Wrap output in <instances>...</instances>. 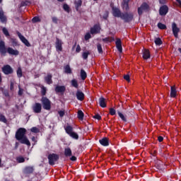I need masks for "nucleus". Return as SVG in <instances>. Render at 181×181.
<instances>
[{
  "mask_svg": "<svg viewBox=\"0 0 181 181\" xmlns=\"http://www.w3.org/2000/svg\"><path fill=\"white\" fill-rule=\"evenodd\" d=\"M26 135V129L25 128H19L16 132V139L19 141L23 145H27L28 146H30V141L28 139Z\"/></svg>",
  "mask_w": 181,
  "mask_h": 181,
  "instance_id": "nucleus-1",
  "label": "nucleus"
},
{
  "mask_svg": "<svg viewBox=\"0 0 181 181\" xmlns=\"http://www.w3.org/2000/svg\"><path fill=\"white\" fill-rule=\"evenodd\" d=\"M125 23H129V22H132L134 20V13L132 12H124L122 13V16L120 18Z\"/></svg>",
  "mask_w": 181,
  "mask_h": 181,
  "instance_id": "nucleus-2",
  "label": "nucleus"
},
{
  "mask_svg": "<svg viewBox=\"0 0 181 181\" xmlns=\"http://www.w3.org/2000/svg\"><path fill=\"white\" fill-rule=\"evenodd\" d=\"M35 172V167L32 165L25 166L23 170V175L21 177L24 179V177H29L30 175H32Z\"/></svg>",
  "mask_w": 181,
  "mask_h": 181,
  "instance_id": "nucleus-3",
  "label": "nucleus"
},
{
  "mask_svg": "<svg viewBox=\"0 0 181 181\" xmlns=\"http://www.w3.org/2000/svg\"><path fill=\"white\" fill-rule=\"evenodd\" d=\"M41 103L42 104V107L44 110H47V111H49L52 108V102H50V100L47 98V97L43 96L41 98Z\"/></svg>",
  "mask_w": 181,
  "mask_h": 181,
  "instance_id": "nucleus-4",
  "label": "nucleus"
},
{
  "mask_svg": "<svg viewBox=\"0 0 181 181\" xmlns=\"http://www.w3.org/2000/svg\"><path fill=\"white\" fill-rule=\"evenodd\" d=\"M48 160L50 165H54V163L59 160V155L55 153L48 155Z\"/></svg>",
  "mask_w": 181,
  "mask_h": 181,
  "instance_id": "nucleus-5",
  "label": "nucleus"
},
{
  "mask_svg": "<svg viewBox=\"0 0 181 181\" xmlns=\"http://www.w3.org/2000/svg\"><path fill=\"white\" fill-rule=\"evenodd\" d=\"M32 110L35 114H40V112H42V104L35 103L33 105Z\"/></svg>",
  "mask_w": 181,
  "mask_h": 181,
  "instance_id": "nucleus-6",
  "label": "nucleus"
},
{
  "mask_svg": "<svg viewBox=\"0 0 181 181\" xmlns=\"http://www.w3.org/2000/svg\"><path fill=\"white\" fill-rule=\"evenodd\" d=\"M172 30L175 37H179V33L180 32V28H177V24H176V23H172Z\"/></svg>",
  "mask_w": 181,
  "mask_h": 181,
  "instance_id": "nucleus-7",
  "label": "nucleus"
},
{
  "mask_svg": "<svg viewBox=\"0 0 181 181\" xmlns=\"http://www.w3.org/2000/svg\"><path fill=\"white\" fill-rule=\"evenodd\" d=\"M149 9V6L146 3H143L140 7L138 8V13L139 15H142L144 12L148 11Z\"/></svg>",
  "mask_w": 181,
  "mask_h": 181,
  "instance_id": "nucleus-8",
  "label": "nucleus"
},
{
  "mask_svg": "<svg viewBox=\"0 0 181 181\" xmlns=\"http://www.w3.org/2000/svg\"><path fill=\"white\" fill-rule=\"evenodd\" d=\"M168 12H169V7H168V6L163 5L160 7L159 15H160V16H166Z\"/></svg>",
  "mask_w": 181,
  "mask_h": 181,
  "instance_id": "nucleus-9",
  "label": "nucleus"
},
{
  "mask_svg": "<svg viewBox=\"0 0 181 181\" xmlns=\"http://www.w3.org/2000/svg\"><path fill=\"white\" fill-rule=\"evenodd\" d=\"M16 33L21 42L24 43V45H25L27 47H30V43L29 42V41L23 35H22V34L19 31H17Z\"/></svg>",
  "mask_w": 181,
  "mask_h": 181,
  "instance_id": "nucleus-10",
  "label": "nucleus"
},
{
  "mask_svg": "<svg viewBox=\"0 0 181 181\" xmlns=\"http://www.w3.org/2000/svg\"><path fill=\"white\" fill-rule=\"evenodd\" d=\"M2 71L8 76V74H12L13 73V69L10 65H5L2 67Z\"/></svg>",
  "mask_w": 181,
  "mask_h": 181,
  "instance_id": "nucleus-11",
  "label": "nucleus"
},
{
  "mask_svg": "<svg viewBox=\"0 0 181 181\" xmlns=\"http://www.w3.org/2000/svg\"><path fill=\"white\" fill-rule=\"evenodd\" d=\"M101 30V27L100 24H95L90 28L91 35H97V33H100Z\"/></svg>",
  "mask_w": 181,
  "mask_h": 181,
  "instance_id": "nucleus-12",
  "label": "nucleus"
},
{
  "mask_svg": "<svg viewBox=\"0 0 181 181\" xmlns=\"http://www.w3.org/2000/svg\"><path fill=\"white\" fill-rule=\"evenodd\" d=\"M62 45H63V42H62V40L57 38L56 42H55V47H56L57 52H62V50H63Z\"/></svg>",
  "mask_w": 181,
  "mask_h": 181,
  "instance_id": "nucleus-13",
  "label": "nucleus"
},
{
  "mask_svg": "<svg viewBox=\"0 0 181 181\" xmlns=\"http://www.w3.org/2000/svg\"><path fill=\"white\" fill-rule=\"evenodd\" d=\"M112 15L115 18H121L122 16V13H121V10H119V8L113 7Z\"/></svg>",
  "mask_w": 181,
  "mask_h": 181,
  "instance_id": "nucleus-14",
  "label": "nucleus"
},
{
  "mask_svg": "<svg viewBox=\"0 0 181 181\" xmlns=\"http://www.w3.org/2000/svg\"><path fill=\"white\" fill-rule=\"evenodd\" d=\"M52 78H53V75L50 73L47 74V75L44 78L45 83L49 85L53 84V80Z\"/></svg>",
  "mask_w": 181,
  "mask_h": 181,
  "instance_id": "nucleus-15",
  "label": "nucleus"
},
{
  "mask_svg": "<svg viewBox=\"0 0 181 181\" xmlns=\"http://www.w3.org/2000/svg\"><path fill=\"white\" fill-rule=\"evenodd\" d=\"M6 52L11 56H18L19 54V51L18 49H13L12 47H8Z\"/></svg>",
  "mask_w": 181,
  "mask_h": 181,
  "instance_id": "nucleus-16",
  "label": "nucleus"
},
{
  "mask_svg": "<svg viewBox=\"0 0 181 181\" xmlns=\"http://www.w3.org/2000/svg\"><path fill=\"white\" fill-rule=\"evenodd\" d=\"M129 0H123L122 3V7L124 11H126V12H128L129 11Z\"/></svg>",
  "mask_w": 181,
  "mask_h": 181,
  "instance_id": "nucleus-17",
  "label": "nucleus"
},
{
  "mask_svg": "<svg viewBox=\"0 0 181 181\" xmlns=\"http://www.w3.org/2000/svg\"><path fill=\"white\" fill-rule=\"evenodd\" d=\"M66 91V86H57L55 87V93H61L63 94Z\"/></svg>",
  "mask_w": 181,
  "mask_h": 181,
  "instance_id": "nucleus-18",
  "label": "nucleus"
},
{
  "mask_svg": "<svg viewBox=\"0 0 181 181\" xmlns=\"http://www.w3.org/2000/svg\"><path fill=\"white\" fill-rule=\"evenodd\" d=\"M99 142L102 146H108V145H110L108 139H107V137H104L103 139H100Z\"/></svg>",
  "mask_w": 181,
  "mask_h": 181,
  "instance_id": "nucleus-19",
  "label": "nucleus"
},
{
  "mask_svg": "<svg viewBox=\"0 0 181 181\" xmlns=\"http://www.w3.org/2000/svg\"><path fill=\"white\" fill-rule=\"evenodd\" d=\"M76 98L78 101H83L84 100V93L81 90H77Z\"/></svg>",
  "mask_w": 181,
  "mask_h": 181,
  "instance_id": "nucleus-20",
  "label": "nucleus"
},
{
  "mask_svg": "<svg viewBox=\"0 0 181 181\" xmlns=\"http://www.w3.org/2000/svg\"><path fill=\"white\" fill-rule=\"evenodd\" d=\"M99 105L102 108H105V107H107V104L105 103V98L103 97L99 98Z\"/></svg>",
  "mask_w": 181,
  "mask_h": 181,
  "instance_id": "nucleus-21",
  "label": "nucleus"
},
{
  "mask_svg": "<svg viewBox=\"0 0 181 181\" xmlns=\"http://www.w3.org/2000/svg\"><path fill=\"white\" fill-rule=\"evenodd\" d=\"M64 155L66 158H70V156L73 155V153L71 152V148L69 147L66 148L64 149Z\"/></svg>",
  "mask_w": 181,
  "mask_h": 181,
  "instance_id": "nucleus-22",
  "label": "nucleus"
},
{
  "mask_svg": "<svg viewBox=\"0 0 181 181\" xmlns=\"http://www.w3.org/2000/svg\"><path fill=\"white\" fill-rule=\"evenodd\" d=\"M156 166H157V169H158V170H163V169H165V165L160 160H158L157 162Z\"/></svg>",
  "mask_w": 181,
  "mask_h": 181,
  "instance_id": "nucleus-23",
  "label": "nucleus"
},
{
  "mask_svg": "<svg viewBox=\"0 0 181 181\" xmlns=\"http://www.w3.org/2000/svg\"><path fill=\"white\" fill-rule=\"evenodd\" d=\"M151 57V54L149 53V50L148 49H144L143 52V58L145 60H148Z\"/></svg>",
  "mask_w": 181,
  "mask_h": 181,
  "instance_id": "nucleus-24",
  "label": "nucleus"
},
{
  "mask_svg": "<svg viewBox=\"0 0 181 181\" xmlns=\"http://www.w3.org/2000/svg\"><path fill=\"white\" fill-rule=\"evenodd\" d=\"M0 21L2 23H5L6 22V17L4 14V11L0 10Z\"/></svg>",
  "mask_w": 181,
  "mask_h": 181,
  "instance_id": "nucleus-25",
  "label": "nucleus"
},
{
  "mask_svg": "<svg viewBox=\"0 0 181 181\" xmlns=\"http://www.w3.org/2000/svg\"><path fill=\"white\" fill-rule=\"evenodd\" d=\"M64 73H66V74H71V73H72L71 68H70V65H66L64 67Z\"/></svg>",
  "mask_w": 181,
  "mask_h": 181,
  "instance_id": "nucleus-26",
  "label": "nucleus"
},
{
  "mask_svg": "<svg viewBox=\"0 0 181 181\" xmlns=\"http://www.w3.org/2000/svg\"><path fill=\"white\" fill-rule=\"evenodd\" d=\"M176 94H177L176 89L175 88V87L171 86V88H170V97L172 98H175V97H176Z\"/></svg>",
  "mask_w": 181,
  "mask_h": 181,
  "instance_id": "nucleus-27",
  "label": "nucleus"
},
{
  "mask_svg": "<svg viewBox=\"0 0 181 181\" xmlns=\"http://www.w3.org/2000/svg\"><path fill=\"white\" fill-rule=\"evenodd\" d=\"M83 4V1L81 0H78L75 1V8L76 11H78Z\"/></svg>",
  "mask_w": 181,
  "mask_h": 181,
  "instance_id": "nucleus-28",
  "label": "nucleus"
},
{
  "mask_svg": "<svg viewBox=\"0 0 181 181\" xmlns=\"http://www.w3.org/2000/svg\"><path fill=\"white\" fill-rule=\"evenodd\" d=\"M65 131L68 135L73 134V127L71 126H66L65 127Z\"/></svg>",
  "mask_w": 181,
  "mask_h": 181,
  "instance_id": "nucleus-29",
  "label": "nucleus"
},
{
  "mask_svg": "<svg viewBox=\"0 0 181 181\" xmlns=\"http://www.w3.org/2000/svg\"><path fill=\"white\" fill-rule=\"evenodd\" d=\"M28 5H30V1H28V0L23 1L19 5V8H23V6H28Z\"/></svg>",
  "mask_w": 181,
  "mask_h": 181,
  "instance_id": "nucleus-30",
  "label": "nucleus"
},
{
  "mask_svg": "<svg viewBox=\"0 0 181 181\" xmlns=\"http://www.w3.org/2000/svg\"><path fill=\"white\" fill-rule=\"evenodd\" d=\"M81 80H85L86 78H87V73L86 72V71H84V69L81 70Z\"/></svg>",
  "mask_w": 181,
  "mask_h": 181,
  "instance_id": "nucleus-31",
  "label": "nucleus"
},
{
  "mask_svg": "<svg viewBox=\"0 0 181 181\" xmlns=\"http://www.w3.org/2000/svg\"><path fill=\"white\" fill-rule=\"evenodd\" d=\"M71 84L72 86V87H74L75 88H78V82H77V80L76 79H72L71 81Z\"/></svg>",
  "mask_w": 181,
  "mask_h": 181,
  "instance_id": "nucleus-32",
  "label": "nucleus"
},
{
  "mask_svg": "<svg viewBox=\"0 0 181 181\" xmlns=\"http://www.w3.org/2000/svg\"><path fill=\"white\" fill-rule=\"evenodd\" d=\"M88 56H90L89 51L83 52L82 53V57H83V60H87V59H88Z\"/></svg>",
  "mask_w": 181,
  "mask_h": 181,
  "instance_id": "nucleus-33",
  "label": "nucleus"
},
{
  "mask_svg": "<svg viewBox=\"0 0 181 181\" xmlns=\"http://www.w3.org/2000/svg\"><path fill=\"white\" fill-rule=\"evenodd\" d=\"M0 122H4V124H6V122H8L6 117H5V115H2V113H0Z\"/></svg>",
  "mask_w": 181,
  "mask_h": 181,
  "instance_id": "nucleus-34",
  "label": "nucleus"
},
{
  "mask_svg": "<svg viewBox=\"0 0 181 181\" xmlns=\"http://www.w3.org/2000/svg\"><path fill=\"white\" fill-rule=\"evenodd\" d=\"M16 73L17 77H18V78H21L22 76H23V74L22 73V69L21 67L18 68Z\"/></svg>",
  "mask_w": 181,
  "mask_h": 181,
  "instance_id": "nucleus-35",
  "label": "nucleus"
},
{
  "mask_svg": "<svg viewBox=\"0 0 181 181\" xmlns=\"http://www.w3.org/2000/svg\"><path fill=\"white\" fill-rule=\"evenodd\" d=\"M69 136L71 138H72V139H76V140L78 139V134L77 133L74 132L73 133H71L69 135Z\"/></svg>",
  "mask_w": 181,
  "mask_h": 181,
  "instance_id": "nucleus-36",
  "label": "nucleus"
},
{
  "mask_svg": "<svg viewBox=\"0 0 181 181\" xmlns=\"http://www.w3.org/2000/svg\"><path fill=\"white\" fill-rule=\"evenodd\" d=\"M78 119L83 120V119L84 118V113L83 112V111L81 110L78 111Z\"/></svg>",
  "mask_w": 181,
  "mask_h": 181,
  "instance_id": "nucleus-37",
  "label": "nucleus"
},
{
  "mask_svg": "<svg viewBox=\"0 0 181 181\" xmlns=\"http://www.w3.org/2000/svg\"><path fill=\"white\" fill-rule=\"evenodd\" d=\"M117 114L119 118H121V119H122L124 122H127V117H125V116L121 112H117Z\"/></svg>",
  "mask_w": 181,
  "mask_h": 181,
  "instance_id": "nucleus-38",
  "label": "nucleus"
},
{
  "mask_svg": "<svg viewBox=\"0 0 181 181\" xmlns=\"http://www.w3.org/2000/svg\"><path fill=\"white\" fill-rule=\"evenodd\" d=\"M154 42L156 43V46H160V45H162V40H160L159 37L156 38Z\"/></svg>",
  "mask_w": 181,
  "mask_h": 181,
  "instance_id": "nucleus-39",
  "label": "nucleus"
},
{
  "mask_svg": "<svg viewBox=\"0 0 181 181\" xmlns=\"http://www.w3.org/2000/svg\"><path fill=\"white\" fill-rule=\"evenodd\" d=\"M31 132H33L34 134H38V132H40L39 129L36 127H33L30 129Z\"/></svg>",
  "mask_w": 181,
  "mask_h": 181,
  "instance_id": "nucleus-40",
  "label": "nucleus"
},
{
  "mask_svg": "<svg viewBox=\"0 0 181 181\" xmlns=\"http://www.w3.org/2000/svg\"><path fill=\"white\" fill-rule=\"evenodd\" d=\"M18 94L19 97H22V95H23V88H21V85H18Z\"/></svg>",
  "mask_w": 181,
  "mask_h": 181,
  "instance_id": "nucleus-41",
  "label": "nucleus"
},
{
  "mask_svg": "<svg viewBox=\"0 0 181 181\" xmlns=\"http://www.w3.org/2000/svg\"><path fill=\"white\" fill-rule=\"evenodd\" d=\"M158 29H166V25L162 23H158V25H157Z\"/></svg>",
  "mask_w": 181,
  "mask_h": 181,
  "instance_id": "nucleus-42",
  "label": "nucleus"
},
{
  "mask_svg": "<svg viewBox=\"0 0 181 181\" xmlns=\"http://www.w3.org/2000/svg\"><path fill=\"white\" fill-rule=\"evenodd\" d=\"M33 23H37V22H40V18L39 16H35L32 19Z\"/></svg>",
  "mask_w": 181,
  "mask_h": 181,
  "instance_id": "nucleus-43",
  "label": "nucleus"
},
{
  "mask_svg": "<svg viewBox=\"0 0 181 181\" xmlns=\"http://www.w3.org/2000/svg\"><path fill=\"white\" fill-rule=\"evenodd\" d=\"M46 91H47V89L45 86L41 87V94L42 95L45 96L46 95Z\"/></svg>",
  "mask_w": 181,
  "mask_h": 181,
  "instance_id": "nucleus-44",
  "label": "nucleus"
},
{
  "mask_svg": "<svg viewBox=\"0 0 181 181\" xmlns=\"http://www.w3.org/2000/svg\"><path fill=\"white\" fill-rule=\"evenodd\" d=\"M2 32H3L4 35H5V36H6V37H8V36H9V31H8V29H6V28H3Z\"/></svg>",
  "mask_w": 181,
  "mask_h": 181,
  "instance_id": "nucleus-45",
  "label": "nucleus"
},
{
  "mask_svg": "<svg viewBox=\"0 0 181 181\" xmlns=\"http://www.w3.org/2000/svg\"><path fill=\"white\" fill-rule=\"evenodd\" d=\"M17 162L18 163H23V162H25V158L22 156H19L17 158Z\"/></svg>",
  "mask_w": 181,
  "mask_h": 181,
  "instance_id": "nucleus-46",
  "label": "nucleus"
},
{
  "mask_svg": "<svg viewBox=\"0 0 181 181\" xmlns=\"http://www.w3.org/2000/svg\"><path fill=\"white\" fill-rule=\"evenodd\" d=\"M97 49H98V53H103V47L101 46V44L97 45Z\"/></svg>",
  "mask_w": 181,
  "mask_h": 181,
  "instance_id": "nucleus-47",
  "label": "nucleus"
},
{
  "mask_svg": "<svg viewBox=\"0 0 181 181\" xmlns=\"http://www.w3.org/2000/svg\"><path fill=\"white\" fill-rule=\"evenodd\" d=\"M89 39H91V34L88 33L85 35V40H89Z\"/></svg>",
  "mask_w": 181,
  "mask_h": 181,
  "instance_id": "nucleus-48",
  "label": "nucleus"
},
{
  "mask_svg": "<svg viewBox=\"0 0 181 181\" xmlns=\"http://www.w3.org/2000/svg\"><path fill=\"white\" fill-rule=\"evenodd\" d=\"M110 115H115L116 111L115 110L114 108H110Z\"/></svg>",
  "mask_w": 181,
  "mask_h": 181,
  "instance_id": "nucleus-49",
  "label": "nucleus"
},
{
  "mask_svg": "<svg viewBox=\"0 0 181 181\" xmlns=\"http://www.w3.org/2000/svg\"><path fill=\"white\" fill-rule=\"evenodd\" d=\"M63 8L66 11V12H69L70 9V7H69V5L67 4H64Z\"/></svg>",
  "mask_w": 181,
  "mask_h": 181,
  "instance_id": "nucleus-50",
  "label": "nucleus"
},
{
  "mask_svg": "<svg viewBox=\"0 0 181 181\" xmlns=\"http://www.w3.org/2000/svg\"><path fill=\"white\" fill-rule=\"evenodd\" d=\"M93 118H94L95 119H98V120H100V119H101V115H98V114L95 115L93 116Z\"/></svg>",
  "mask_w": 181,
  "mask_h": 181,
  "instance_id": "nucleus-51",
  "label": "nucleus"
},
{
  "mask_svg": "<svg viewBox=\"0 0 181 181\" xmlns=\"http://www.w3.org/2000/svg\"><path fill=\"white\" fill-rule=\"evenodd\" d=\"M58 114H59V117H61V118H62V117H64V111H63V110L59 111Z\"/></svg>",
  "mask_w": 181,
  "mask_h": 181,
  "instance_id": "nucleus-52",
  "label": "nucleus"
},
{
  "mask_svg": "<svg viewBox=\"0 0 181 181\" xmlns=\"http://www.w3.org/2000/svg\"><path fill=\"white\" fill-rule=\"evenodd\" d=\"M116 47L117 50H119L120 53H122V45H116Z\"/></svg>",
  "mask_w": 181,
  "mask_h": 181,
  "instance_id": "nucleus-53",
  "label": "nucleus"
},
{
  "mask_svg": "<svg viewBox=\"0 0 181 181\" xmlns=\"http://www.w3.org/2000/svg\"><path fill=\"white\" fill-rule=\"evenodd\" d=\"M76 53H80L81 52V47H80V45H78L76 49Z\"/></svg>",
  "mask_w": 181,
  "mask_h": 181,
  "instance_id": "nucleus-54",
  "label": "nucleus"
},
{
  "mask_svg": "<svg viewBox=\"0 0 181 181\" xmlns=\"http://www.w3.org/2000/svg\"><path fill=\"white\" fill-rule=\"evenodd\" d=\"M3 94H4V95H5V97H9V92L6 90H4L3 91Z\"/></svg>",
  "mask_w": 181,
  "mask_h": 181,
  "instance_id": "nucleus-55",
  "label": "nucleus"
},
{
  "mask_svg": "<svg viewBox=\"0 0 181 181\" xmlns=\"http://www.w3.org/2000/svg\"><path fill=\"white\" fill-rule=\"evenodd\" d=\"M14 86H15V84L13 83V82L11 81L10 83V90H11V91H13Z\"/></svg>",
  "mask_w": 181,
  "mask_h": 181,
  "instance_id": "nucleus-56",
  "label": "nucleus"
},
{
  "mask_svg": "<svg viewBox=\"0 0 181 181\" xmlns=\"http://www.w3.org/2000/svg\"><path fill=\"white\" fill-rule=\"evenodd\" d=\"M52 21L53 23H57V21L59 20L57 19V17L54 16V17L52 18Z\"/></svg>",
  "mask_w": 181,
  "mask_h": 181,
  "instance_id": "nucleus-57",
  "label": "nucleus"
},
{
  "mask_svg": "<svg viewBox=\"0 0 181 181\" xmlns=\"http://www.w3.org/2000/svg\"><path fill=\"white\" fill-rule=\"evenodd\" d=\"M124 80H126V81H129V82L130 81V78H129V74L124 75Z\"/></svg>",
  "mask_w": 181,
  "mask_h": 181,
  "instance_id": "nucleus-58",
  "label": "nucleus"
},
{
  "mask_svg": "<svg viewBox=\"0 0 181 181\" xmlns=\"http://www.w3.org/2000/svg\"><path fill=\"white\" fill-rule=\"evenodd\" d=\"M116 46H122V42L119 39H117L116 41Z\"/></svg>",
  "mask_w": 181,
  "mask_h": 181,
  "instance_id": "nucleus-59",
  "label": "nucleus"
},
{
  "mask_svg": "<svg viewBox=\"0 0 181 181\" xmlns=\"http://www.w3.org/2000/svg\"><path fill=\"white\" fill-rule=\"evenodd\" d=\"M103 19H107L108 18V12H106L104 13V15L103 16Z\"/></svg>",
  "mask_w": 181,
  "mask_h": 181,
  "instance_id": "nucleus-60",
  "label": "nucleus"
},
{
  "mask_svg": "<svg viewBox=\"0 0 181 181\" xmlns=\"http://www.w3.org/2000/svg\"><path fill=\"white\" fill-rule=\"evenodd\" d=\"M70 160H72L73 162L77 160V158H76V156H72L71 158H70Z\"/></svg>",
  "mask_w": 181,
  "mask_h": 181,
  "instance_id": "nucleus-61",
  "label": "nucleus"
},
{
  "mask_svg": "<svg viewBox=\"0 0 181 181\" xmlns=\"http://www.w3.org/2000/svg\"><path fill=\"white\" fill-rule=\"evenodd\" d=\"M158 142H162V141H163V137H162V136H158Z\"/></svg>",
  "mask_w": 181,
  "mask_h": 181,
  "instance_id": "nucleus-62",
  "label": "nucleus"
},
{
  "mask_svg": "<svg viewBox=\"0 0 181 181\" xmlns=\"http://www.w3.org/2000/svg\"><path fill=\"white\" fill-rule=\"evenodd\" d=\"M103 42H110V38L108 37L103 38Z\"/></svg>",
  "mask_w": 181,
  "mask_h": 181,
  "instance_id": "nucleus-63",
  "label": "nucleus"
},
{
  "mask_svg": "<svg viewBox=\"0 0 181 181\" xmlns=\"http://www.w3.org/2000/svg\"><path fill=\"white\" fill-rule=\"evenodd\" d=\"M159 2L161 5H163L165 4V0H159Z\"/></svg>",
  "mask_w": 181,
  "mask_h": 181,
  "instance_id": "nucleus-64",
  "label": "nucleus"
}]
</instances>
